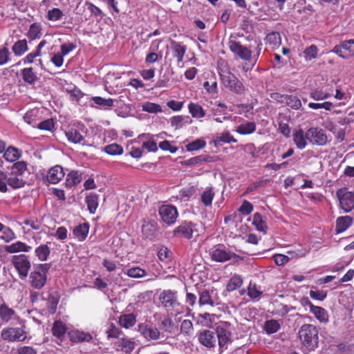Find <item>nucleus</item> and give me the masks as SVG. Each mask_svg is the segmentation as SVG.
<instances>
[{"mask_svg":"<svg viewBox=\"0 0 354 354\" xmlns=\"http://www.w3.org/2000/svg\"><path fill=\"white\" fill-rule=\"evenodd\" d=\"M157 232V225L154 221L144 219L142 225V233L148 239H153Z\"/></svg>","mask_w":354,"mask_h":354,"instance_id":"19","label":"nucleus"},{"mask_svg":"<svg viewBox=\"0 0 354 354\" xmlns=\"http://www.w3.org/2000/svg\"><path fill=\"white\" fill-rule=\"evenodd\" d=\"M159 215L165 224L171 225L176 221L178 212L175 206L171 205H163L158 210Z\"/></svg>","mask_w":354,"mask_h":354,"instance_id":"9","label":"nucleus"},{"mask_svg":"<svg viewBox=\"0 0 354 354\" xmlns=\"http://www.w3.org/2000/svg\"><path fill=\"white\" fill-rule=\"evenodd\" d=\"M25 181L19 175L10 173L9 176H8V185L13 189L21 188L24 186Z\"/></svg>","mask_w":354,"mask_h":354,"instance_id":"35","label":"nucleus"},{"mask_svg":"<svg viewBox=\"0 0 354 354\" xmlns=\"http://www.w3.org/2000/svg\"><path fill=\"white\" fill-rule=\"evenodd\" d=\"M50 268L49 263L38 264L34 268L29 277L30 284L32 288L40 290L45 286L47 281V273Z\"/></svg>","mask_w":354,"mask_h":354,"instance_id":"4","label":"nucleus"},{"mask_svg":"<svg viewBox=\"0 0 354 354\" xmlns=\"http://www.w3.org/2000/svg\"><path fill=\"white\" fill-rule=\"evenodd\" d=\"M92 101L101 109L109 110L114 106L115 100L112 98H103L100 96L92 97Z\"/></svg>","mask_w":354,"mask_h":354,"instance_id":"32","label":"nucleus"},{"mask_svg":"<svg viewBox=\"0 0 354 354\" xmlns=\"http://www.w3.org/2000/svg\"><path fill=\"white\" fill-rule=\"evenodd\" d=\"M256 131V124L254 122H247L240 124L236 131L241 135L251 134Z\"/></svg>","mask_w":354,"mask_h":354,"instance_id":"44","label":"nucleus"},{"mask_svg":"<svg viewBox=\"0 0 354 354\" xmlns=\"http://www.w3.org/2000/svg\"><path fill=\"white\" fill-rule=\"evenodd\" d=\"M213 293L212 290L209 289H202L199 291V300L198 304L200 306L209 305L214 306L215 302L212 299V294Z\"/></svg>","mask_w":354,"mask_h":354,"instance_id":"28","label":"nucleus"},{"mask_svg":"<svg viewBox=\"0 0 354 354\" xmlns=\"http://www.w3.org/2000/svg\"><path fill=\"white\" fill-rule=\"evenodd\" d=\"M194 330L193 324L189 319H185L180 325V332L186 335H190Z\"/></svg>","mask_w":354,"mask_h":354,"instance_id":"63","label":"nucleus"},{"mask_svg":"<svg viewBox=\"0 0 354 354\" xmlns=\"http://www.w3.org/2000/svg\"><path fill=\"white\" fill-rule=\"evenodd\" d=\"M0 319L3 323L7 324L13 320H19V317L12 308L2 304L0 305Z\"/></svg>","mask_w":354,"mask_h":354,"instance_id":"17","label":"nucleus"},{"mask_svg":"<svg viewBox=\"0 0 354 354\" xmlns=\"http://www.w3.org/2000/svg\"><path fill=\"white\" fill-rule=\"evenodd\" d=\"M281 328L279 321L275 319H270L265 322L263 330L268 335L277 333Z\"/></svg>","mask_w":354,"mask_h":354,"instance_id":"43","label":"nucleus"},{"mask_svg":"<svg viewBox=\"0 0 354 354\" xmlns=\"http://www.w3.org/2000/svg\"><path fill=\"white\" fill-rule=\"evenodd\" d=\"M69 339L74 343L89 342L92 340V335L89 333L80 330H71L68 332Z\"/></svg>","mask_w":354,"mask_h":354,"instance_id":"16","label":"nucleus"},{"mask_svg":"<svg viewBox=\"0 0 354 354\" xmlns=\"http://www.w3.org/2000/svg\"><path fill=\"white\" fill-rule=\"evenodd\" d=\"M3 152V158L6 161L10 162H13L19 160L22 154L21 150L12 146H10L7 149L6 148Z\"/></svg>","mask_w":354,"mask_h":354,"instance_id":"27","label":"nucleus"},{"mask_svg":"<svg viewBox=\"0 0 354 354\" xmlns=\"http://www.w3.org/2000/svg\"><path fill=\"white\" fill-rule=\"evenodd\" d=\"M83 125L80 124H73L68 127L65 131V135L68 140L74 144H82L84 140V137L82 135Z\"/></svg>","mask_w":354,"mask_h":354,"instance_id":"10","label":"nucleus"},{"mask_svg":"<svg viewBox=\"0 0 354 354\" xmlns=\"http://www.w3.org/2000/svg\"><path fill=\"white\" fill-rule=\"evenodd\" d=\"M1 337L7 342H24L27 338V334L22 328L8 327L1 330Z\"/></svg>","mask_w":354,"mask_h":354,"instance_id":"6","label":"nucleus"},{"mask_svg":"<svg viewBox=\"0 0 354 354\" xmlns=\"http://www.w3.org/2000/svg\"><path fill=\"white\" fill-rule=\"evenodd\" d=\"M21 75L24 82L30 85L35 84L39 80L36 73L34 72L32 67L21 69Z\"/></svg>","mask_w":354,"mask_h":354,"instance_id":"26","label":"nucleus"},{"mask_svg":"<svg viewBox=\"0 0 354 354\" xmlns=\"http://www.w3.org/2000/svg\"><path fill=\"white\" fill-rule=\"evenodd\" d=\"M353 223V218L350 216H339L336 220L335 231L337 234L345 232Z\"/></svg>","mask_w":354,"mask_h":354,"instance_id":"24","label":"nucleus"},{"mask_svg":"<svg viewBox=\"0 0 354 354\" xmlns=\"http://www.w3.org/2000/svg\"><path fill=\"white\" fill-rule=\"evenodd\" d=\"M266 42L272 45L273 48L279 46L281 43V36L279 32H272L266 38Z\"/></svg>","mask_w":354,"mask_h":354,"instance_id":"54","label":"nucleus"},{"mask_svg":"<svg viewBox=\"0 0 354 354\" xmlns=\"http://www.w3.org/2000/svg\"><path fill=\"white\" fill-rule=\"evenodd\" d=\"M283 103L295 110H298L301 107V100L294 95H286Z\"/></svg>","mask_w":354,"mask_h":354,"instance_id":"51","label":"nucleus"},{"mask_svg":"<svg viewBox=\"0 0 354 354\" xmlns=\"http://www.w3.org/2000/svg\"><path fill=\"white\" fill-rule=\"evenodd\" d=\"M189 112L192 116L196 119H201L205 115V111L198 104L191 102L188 105Z\"/></svg>","mask_w":354,"mask_h":354,"instance_id":"37","label":"nucleus"},{"mask_svg":"<svg viewBox=\"0 0 354 354\" xmlns=\"http://www.w3.org/2000/svg\"><path fill=\"white\" fill-rule=\"evenodd\" d=\"M159 299L165 308H173L178 304L176 292L171 290H163L160 295Z\"/></svg>","mask_w":354,"mask_h":354,"instance_id":"14","label":"nucleus"},{"mask_svg":"<svg viewBox=\"0 0 354 354\" xmlns=\"http://www.w3.org/2000/svg\"><path fill=\"white\" fill-rule=\"evenodd\" d=\"M308 142L313 145L324 146L328 140L325 131L317 127H313L308 129Z\"/></svg>","mask_w":354,"mask_h":354,"instance_id":"7","label":"nucleus"},{"mask_svg":"<svg viewBox=\"0 0 354 354\" xmlns=\"http://www.w3.org/2000/svg\"><path fill=\"white\" fill-rule=\"evenodd\" d=\"M104 151L111 156H117L122 154L124 150L121 145L113 143L106 145L104 148Z\"/></svg>","mask_w":354,"mask_h":354,"instance_id":"52","label":"nucleus"},{"mask_svg":"<svg viewBox=\"0 0 354 354\" xmlns=\"http://www.w3.org/2000/svg\"><path fill=\"white\" fill-rule=\"evenodd\" d=\"M317 53H318L317 47L314 44L310 45V46L306 48L304 51V57H305L306 61H310L313 59L316 58L317 56Z\"/></svg>","mask_w":354,"mask_h":354,"instance_id":"58","label":"nucleus"},{"mask_svg":"<svg viewBox=\"0 0 354 354\" xmlns=\"http://www.w3.org/2000/svg\"><path fill=\"white\" fill-rule=\"evenodd\" d=\"M64 13L59 8H53L48 10L46 17L50 21H57L62 19Z\"/></svg>","mask_w":354,"mask_h":354,"instance_id":"55","label":"nucleus"},{"mask_svg":"<svg viewBox=\"0 0 354 354\" xmlns=\"http://www.w3.org/2000/svg\"><path fill=\"white\" fill-rule=\"evenodd\" d=\"M210 255L212 259L217 262H225L230 260L232 257V254L230 252L221 248L213 250Z\"/></svg>","mask_w":354,"mask_h":354,"instance_id":"25","label":"nucleus"},{"mask_svg":"<svg viewBox=\"0 0 354 354\" xmlns=\"http://www.w3.org/2000/svg\"><path fill=\"white\" fill-rule=\"evenodd\" d=\"M243 284V279L239 275H234L232 277L226 286V290L228 292H232L240 288Z\"/></svg>","mask_w":354,"mask_h":354,"instance_id":"48","label":"nucleus"},{"mask_svg":"<svg viewBox=\"0 0 354 354\" xmlns=\"http://www.w3.org/2000/svg\"><path fill=\"white\" fill-rule=\"evenodd\" d=\"M136 322V316L132 313L122 315L119 318L120 325L125 328H129L133 326Z\"/></svg>","mask_w":354,"mask_h":354,"instance_id":"41","label":"nucleus"},{"mask_svg":"<svg viewBox=\"0 0 354 354\" xmlns=\"http://www.w3.org/2000/svg\"><path fill=\"white\" fill-rule=\"evenodd\" d=\"M41 118V111L39 109L35 108L28 111L24 116V120L27 124L35 128Z\"/></svg>","mask_w":354,"mask_h":354,"instance_id":"21","label":"nucleus"},{"mask_svg":"<svg viewBox=\"0 0 354 354\" xmlns=\"http://www.w3.org/2000/svg\"><path fill=\"white\" fill-rule=\"evenodd\" d=\"M160 43V41L154 40L152 41L150 49H151L153 51L150 53H149L145 58V62L147 64H152L156 62L159 58H161V55L159 56L154 51L158 48L159 44Z\"/></svg>","mask_w":354,"mask_h":354,"instance_id":"38","label":"nucleus"},{"mask_svg":"<svg viewBox=\"0 0 354 354\" xmlns=\"http://www.w3.org/2000/svg\"><path fill=\"white\" fill-rule=\"evenodd\" d=\"M228 45L230 50L236 56L245 61L253 62V66L257 63L261 50L260 45H259L257 53L252 55V51L250 48L243 46L239 41L235 40H230Z\"/></svg>","mask_w":354,"mask_h":354,"instance_id":"3","label":"nucleus"},{"mask_svg":"<svg viewBox=\"0 0 354 354\" xmlns=\"http://www.w3.org/2000/svg\"><path fill=\"white\" fill-rule=\"evenodd\" d=\"M252 224L256 227L257 230L262 232L263 233H266L267 231V225L265 221L263 219V216L259 213H255L253 216Z\"/></svg>","mask_w":354,"mask_h":354,"instance_id":"47","label":"nucleus"},{"mask_svg":"<svg viewBox=\"0 0 354 354\" xmlns=\"http://www.w3.org/2000/svg\"><path fill=\"white\" fill-rule=\"evenodd\" d=\"M5 251L8 253H17L20 252H28L32 250V247L28 245L22 241H16L10 245L5 246Z\"/></svg>","mask_w":354,"mask_h":354,"instance_id":"23","label":"nucleus"},{"mask_svg":"<svg viewBox=\"0 0 354 354\" xmlns=\"http://www.w3.org/2000/svg\"><path fill=\"white\" fill-rule=\"evenodd\" d=\"M203 87L205 91L211 94H216L218 93V84L216 77L214 73L211 72L209 80L203 83Z\"/></svg>","mask_w":354,"mask_h":354,"instance_id":"33","label":"nucleus"},{"mask_svg":"<svg viewBox=\"0 0 354 354\" xmlns=\"http://www.w3.org/2000/svg\"><path fill=\"white\" fill-rule=\"evenodd\" d=\"M1 232H2L1 236V239L7 243L16 239L15 232L8 227H6L3 225V229Z\"/></svg>","mask_w":354,"mask_h":354,"instance_id":"62","label":"nucleus"},{"mask_svg":"<svg viewBox=\"0 0 354 354\" xmlns=\"http://www.w3.org/2000/svg\"><path fill=\"white\" fill-rule=\"evenodd\" d=\"M42 35L41 32V26L37 23H33L30 26L29 30L27 33L28 37L34 40L36 39H39Z\"/></svg>","mask_w":354,"mask_h":354,"instance_id":"45","label":"nucleus"},{"mask_svg":"<svg viewBox=\"0 0 354 354\" xmlns=\"http://www.w3.org/2000/svg\"><path fill=\"white\" fill-rule=\"evenodd\" d=\"M27 169V164L25 161H18L12 166L11 173L21 176Z\"/></svg>","mask_w":354,"mask_h":354,"instance_id":"61","label":"nucleus"},{"mask_svg":"<svg viewBox=\"0 0 354 354\" xmlns=\"http://www.w3.org/2000/svg\"><path fill=\"white\" fill-rule=\"evenodd\" d=\"M331 96L330 93L324 91L322 88H315L310 92V97L315 101L328 99Z\"/></svg>","mask_w":354,"mask_h":354,"instance_id":"49","label":"nucleus"},{"mask_svg":"<svg viewBox=\"0 0 354 354\" xmlns=\"http://www.w3.org/2000/svg\"><path fill=\"white\" fill-rule=\"evenodd\" d=\"M194 223L190 221H183L173 231L174 236L190 239L193 236Z\"/></svg>","mask_w":354,"mask_h":354,"instance_id":"11","label":"nucleus"},{"mask_svg":"<svg viewBox=\"0 0 354 354\" xmlns=\"http://www.w3.org/2000/svg\"><path fill=\"white\" fill-rule=\"evenodd\" d=\"M120 345L122 350L125 353H130L135 348L134 342L127 338H122L121 339Z\"/></svg>","mask_w":354,"mask_h":354,"instance_id":"64","label":"nucleus"},{"mask_svg":"<svg viewBox=\"0 0 354 354\" xmlns=\"http://www.w3.org/2000/svg\"><path fill=\"white\" fill-rule=\"evenodd\" d=\"M262 295V291L259 286L255 283H250L248 287V295L252 299H259Z\"/></svg>","mask_w":354,"mask_h":354,"instance_id":"56","label":"nucleus"},{"mask_svg":"<svg viewBox=\"0 0 354 354\" xmlns=\"http://www.w3.org/2000/svg\"><path fill=\"white\" fill-rule=\"evenodd\" d=\"M88 209L91 214H95L98 207V196L95 194H90L86 198Z\"/></svg>","mask_w":354,"mask_h":354,"instance_id":"46","label":"nucleus"},{"mask_svg":"<svg viewBox=\"0 0 354 354\" xmlns=\"http://www.w3.org/2000/svg\"><path fill=\"white\" fill-rule=\"evenodd\" d=\"M198 342L204 346L214 348L216 343V337L214 333L210 330H204L198 334Z\"/></svg>","mask_w":354,"mask_h":354,"instance_id":"13","label":"nucleus"},{"mask_svg":"<svg viewBox=\"0 0 354 354\" xmlns=\"http://www.w3.org/2000/svg\"><path fill=\"white\" fill-rule=\"evenodd\" d=\"M216 340L220 348L225 347L231 342L232 333L226 324L216 327Z\"/></svg>","mask_w":354,"mask_h":354,"instance_id":"12","label":"nucleus"},{"mask_svg":"<svg viewBox=\"0 0 354 354\" xmlns=\"http://www.w3.org/2000/svg\"><path fill=\"white\" fill-rule=\"evenodd\" d=\"M346 55L348 59L354 55V39L346 40L342 42Z\"/></svg>","mask_w":354,"mask_h":354,"instance_id":"60","label":"nucleus"},{"mask_svg":"<svg viewBox=\"0 0 354 354\" xmlns=\"http://www.w3.org/2000/svg\"><path fill=\"white\" fill-rule=\"evenodd\" d=\"M138 331L146 339H157L160 336V332L156 327L148 326L145 324L138 326Z\"/></svg>","mask_w":354,"mask_h":354,"instance_id":"22","label":"nucleus"},{"mask_svg":"<svg viewBox=\"0 0 354 354\" xmlns=\"http://www.w3.org/2000/svg\"><path fill=\"white\" fill-rule=\"evenodd\" d=\"M64 175L63 168L59 165H56L49 169L46 179L51 184H57L64 178Z\"/></svg>","mask_w":354,"mask_h":354,"instance_id":"18","label":"nucleus"},{"mask_svg":"<svg viewBox=\"0 0 354 354\" xmlns=\"http://www.w3.org/2000/svg\"><path fill=\"white\" fill-rule=\"evenodd\" d=\"M12 50L16 56H21L28 50L27 41L26 39H20L14 44Z\"/></svg>","mask_w":354,"mask_h":354,"instance_id":"42","label":"nucleus"},{"mask_svg":"<svg viewBox=\"0 0 354 354\" xmlns=\"http://www.w3.org/2000/svg\"><path fill=\"white\" fill-rule=\"evenodd\" d=\"M66 332V326L64 322L60 320H57L53 323L52 327V333L53 336L62 341L65 337Z\"/></svg>","mask_w":354,"mask_h":354,"instance_id":"30","label":"nucleus"},{"mask_svg":"<svg viewBox=\"0 0 354 354\" xmlns=\"http://www.w3.org/2000/svg\"><path fill=\"white\" fill-rule=\"evenodd\" d=\"M142 111L151 113H157L162 111L161 106L156 103L146 102L142 105Z\"/></svg>","mask_w":354,"mask_h":354,"instance_id":"59","label":"nucleus"},{"mask_svg":"<svg viewBox=\"0 0 354 354\" xmlns=\"http://www.w3.org/2000/svg\"><path fill=\"white\" fill-rule=\"evenodd\" d=\"M89 230V227L87 223L80 224L76 226L73 230V234L80 241H83L86 239Z\"/></svg>","mask_w":354,"mask_h":354,"instance_id":"34","label":"nucleus"},{"mask_svg":"<svg viewBox=\"0 0 354 354\" xmlns=\"http://www.w3.org/2000/svg\"><path fill=\"white\" fill-rule=\"evenodd\" d=\"M337 196L340 207L345 212H349L354 208V192L343 188L337 192Z\"/></svg>","mask_w":354,"mask_h":354,"instance_id":"8","label":"nucleus"},{"mask_svg":"<svg viewBox=\"0 0 354 354\" xmlns=\"http://www.w3.org/2000/svg\"><path fill=\"white\" fill-rule=\"evenodd\" d=\"M81 180L82 174L77 171H72L66 176V185L71 187L79 184Z\"/></svg>","mask_w":354,"mask_h":354,"instance_id":"40","label":"nucleus"},{"mask_svg":"<svg viewBox=\"0 0 354 354\" xmlns=\"http://www.w3.org/2000/svg\"><path fill=\"white\" fill-rule=\"evenodd\" d=\"M206 145V142L203 139H196V140L187 144L186 149L188 151H197L204 148Z\"/></svg>","mask_w":354,"mask_h":354,"instance_id":"57","label":"nucleus"},{"mask_svg":"<svg viewBox=\"0 0 354 354\" xmlns=\"http://www.w3.org/2000/svg\"><path fill=\"white\" fill-rule=\"evenodd\" d=\"M192 120L188 115H176L170 118L171 125L177 129L192 124Z\"/></svg>","mask_w":354,"mask_h":354,"instance_id":"31","label":"nucleus"},{"mask_svg":"<svg viewBox=\"0 0 354 354\" xmlns=\"http://www.w3.org/2000/svg\"><path fill=\"white\" fill-rule=\"evenodd\" d=\"M300 341L307 351L315 350L318 346V330L312 324H304L299 330Z\"/></svg>","mask_w":354,"mask_h":354,"instance_id":"1","label":"nucleus"},{"mask_svg":"<svg viewBox=\"0 0 354 354\" xmlns=\"http://www.w3.org/2000/svg\"><path fill=\"white\" fill-rule=\"evenodd\" d=\"M214 197V192L211 187L207 188L201 194V201L203 204L206 207L212 205L213 198Z\"/></svg>","mask_w":354,"mask_h":354,"instance_id":"50","label":"nucleus"},{"mask_svg":"<svg viewBox=\"0 0 354 354\" xmlns=\"http://www.w3.org/2000/svg\"><path fill=\"white\" fill-rule=\"evenodd\" d=\"M215 145H220L221 143H236L237 140L235 139L229 131H224L218 133L214 140Z\"/></svg>","mask_w":354,"mask_h":354,"instance_id":"36","label":"nucleus"},{"mask_svg":"<svg viewBox=\"0 0 354 354\" xmlns=\"http://www.w3.org/2000/svg\"><path fill=\"white\" fill-rule=\"evenodd\" d=\"M171 50L174 57L177 60L178 64L183 62L185 52L186 46L180 42L172 41L171 42Z\"/></svg>","mask_w":354,"mask_h":354,"instance_id":"20","label":"nucleus"},{"mask_svg":"<svg viewBox=\"0 0 354 354\" xmlns=\"http://www.w3.org/2000/svg\"><path fill=\"white\" fill-rule=\"evenodd\" d=\"M310 310L314 314L315 317L321 322H328V315L327 311L322 307L314 306L312 303L309 304Z\"/></svg>","mask_w":354,"mask_h":354,"instance_id":"29","label":"nucleus"},{"mask_svg":"<svg viewBox=\"0 0 354 354\" xmlns=\"http://www.w3.org/2000/svg\"><path fill=\"white\" fill-rule=\"evenodd\" d=\"M124 274L131 278H142L147 274V272L140 267H133L124 272Z\"/></svg>","mask_w":354,"mask_h":354,"instance_id":"53","label":"nucleus"},{"mask_svg":"<svg viewBox=\"0 0 354 354\" xmlns=\"http://www.w3.org/2000/svg\"><path fill=\"white\" fill-rule=\"evenodd\" d=\"M292 140L296 147L302 150L305 149L308 145V130L304 132L302 129H295L292 133Z\"/></svg>","mask_w":354,"mask_h":354,"instance_id":"15","label":"nucleus"},{"mask_svg":"<svg viewBox=\"0 0 354 354\" xmlns=\"http://www.w3.org/2000/svg\"><path fill=\"white\" fill-rule=\"evenodd\" d=\"M218 73L221 84L230 91L236 94H243L245 86L243 83L228 69L218 68Z\"/></svg>","mask_w":354,"mask_h":354,"instance_id":"2","label":"nucleus"},{"mask_svg":"<svg viewBox=\"0 0 354 354\" xmlns=\"http://www.w3.org/2000/svg\"><path fill=\"white\" fill-rule=\"evenodd\" d=\"M12 264L17 270L19 276L21 279H25L31 268V263L25 254L14 255L11 259Z\"/></svg>","mask_w":354,"mask_h":354,"instance_id":"5","label":"nucleus"},{"mask_svg":"<svg viewBox=\"0 0 354 354\" xmlns=\"http://www.w3.org/2000/svg\"><path fill=\"white\" fill-rule=\"evenodd\" d=\"M50 250L48 244H41L35 248V253L39 260L46 261L50 255Z\"/></svg>","mask_w":354,"mask_h":354,"instance_id":"39","label":"nucleus"}]
</instances>
